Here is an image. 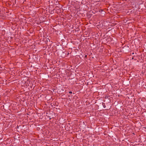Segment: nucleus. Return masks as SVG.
Returning <instances> with one entry per match:
<instances>
[{
  "instance_id": "6",
  "label": "nucleus",
  "mask_w": 146,
  "mask_h": 146,
  "mask_svg": "<svg viewBox=\"0 0 146 146\" xmlns=\"http://www.w3.org/2000/svg\"><path fill=\"white\" fill-rule=\"evenodd\" d=\"M132 59H134V57H133L132 58Z\"/></svg>"
},
{
  "instance_id": "2",
  "label": "nucleus",
  "mask_w": 146,
  "mask_h": 146,
  "mask_svg": "<svg viewBox=\"0 0 146 146\" xmlns=\"http://www.w3.org/2000/svg\"><path fill=\"white\" fill-rule=\"evenodd\" d=\"M110 96H106L105 97V98L106 99V98H108V99H109V98H110Z\"/></svg>"
},
{
  "instance_id": "3",
  "label": "nucleus",
  "mask_w": 146,
  "mask_h": 146,
  "mask_svg": "<svg viewBox=\"0 0 146 146\" xmlns=\"http://www.w3.org/2000/svg\"><path fill=\"white\" fill-rule=\"evenodd\" d=\"M102 105L103 106V107L104 108H105L106 107V106L105 105V104L104 103H102Z\"/></svg>"
},
{
  "instance_id": "5",
  "label": "nucleus",
  "mask_w": 146,
  "mask_h": 146,
  "mask_svg": "<svg viewBox=\"0 0 146 146\" xmlns=\"http://www.w3.org/2000/svg\"><path fill=\"white\" fill-rule=\"evenodd\" d=\"M87 57V55H85V56H84V58H86V57Z\"/></svg>"
},
{
  "instance_id": "4",
  "label": "nucleus",
  "mask_w": 146,
  "mask_h": 146,
  "mask_svg": "<svg viewBox=\"0 0 146 146\" xmlns=\"http://www.w3.org/2000/svg\"><path fill=\"white\" fill-rule=\"evenodd\" d=\"M69 93L70 94H72V92H71V91H70V92H69Z\"/></svg>"
},
{
  "instance_id": "7",
  "label": "nucleus",
  "mask_w": 146,
  "mask_h": 146,
  "mask_svg": "<svg viewBox=\"0 0 146 146\" xmlns=\"http://www.w3.org/2000/svg\"><path fill=\"white\" fill-rule=\"evenodd\" d=\"M132 54H134V53L133 52L132 53Z\"/></svg>"
},
{
  "instance_id": "1",
  "label": "nucleus",
  "mask_w": 146,
  "mask_h": 146,
  "mask_svg": "<svg viewBox=\"0 0 146 146\" xmlns=\"http://www.w3.org/2000/svg\"><path fill=\"white\" fill-rule=\"evenodd\" d=\"M130 48L128 46H125L122 48V51L125 53H126L127 52H129Z\"/></svg>"
}]
</instances>
